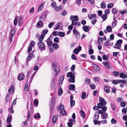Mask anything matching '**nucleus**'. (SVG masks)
<instances>
[{
  "instance_id": "f257e3e1",
  "label": "nucleus",
  "mask_w": 127,
  "mask_h": 127,
  "mask_svg": "<svg viewBox=\"0 0 127 127\" xmlns=\"http://www.w3.org/2000/svg\"><path fill=\"white\" fill-rule=\"evenodd\" d=\"M73 73L71 72H68L67 74V76L68 77H70L68 79V81L70 83H74L75 81L74 72Z\"/></svg>"
},
{
  "instance_id": "f03ea898",
  "label": "nucleus",
  "mask_w": 127,
  "mask_h": 127,
  "mask_svg": "<svg viewBox=\"0 0 127 127\" xmlns=\"http://www.w3.org/2000/svg\"><path fill=\"white\" fill-rule=\"evenodd\" d=\"M79 20L78 16L76 15H71L70 16V20L72 21L71 24L72 25L76 26L77 21Z\"/></svg>"
},
{
  "instance_id": "7ed1b4c3",
  "label": "nucleus",
  "mask_w": 127,
  "mask_h": 127,
  "mask_svg": "<svg viewBox=\"0 0 127 127\" xmlns=\"http://www.w3.org/2000/svg\"><path fill=\"white\" fill-rule=\"evenodd\" d=\"M102 64L107 69L110 70L112 69L113 67L111 66L108 61H104L102 63Z\"/></svg>"
},
{
  "instance_id": "20e7f679",
  "label": "nucleus",
  "mask_w": 127,
  "mask_h": 127,
  "mask_svg": "<svg viewBox=\"0 0 127 127\" xmlns=\"http://www.w3.org/2000/svg\"><path fill=\"white\" fill-rule=\"evenodd\" d=\"M52 68L56 72V75H57L60 71L59 67L56 66L55 63H52Z\"/></svg>"
},
{
  "instance_id": "39448f33",
  "label": "nucleus",
  "mask_w": 127,
  "mask_h": 127,
  "mask_svg": "<svg viewBox=\"0 0 127 127\" xmlns=\"http://www.w3.org/2000/svg\"><path fill=\"white\" fill-rule=\"evenodd\" d=\"M76 27L74 28L73 31L74 35L77 39H79L80 38V33L76 30Z\"/></svg>"
},
{
  "instance_id": "423d86ee",
  "label": "nucleus",
  "mask_w": 127,
  "mask_h": 127,
  "mask_svg": "<svg viewBox=\"0 0 127 127\" xmlns=\"http://www.w3.org/2000/svg\"><path fill=\"white\" fill-rule=\"evenodd\" d=\"M38 46L39 48L42 49L43 50H45V45L42 42H39L38 44Z\"/></svg>"
},
{
  "instance_id": "0eeeda50",
  "label": "nucleus",
  "mask_w": 127,
  "mask_h": 127,
  "mask_svg": "<svg viewBox=\"0 0 127 127\" xmlns=\"http://www.w3.org/2000/svg\"><path fill=\"white\" fill-rule=\"evenodd\" d=\"M53 37V36H52V35H51L47 39V40L45 41L47 42V44L48 47L51 46L53 44L52 42V41L50 40V39H52Z\"/></svg>"
},
{
  "instance_id": "6e6552de",
  "label": "nucleus",
  "mask_w": 127,
  "mask_h": 127,
  "mask_svg": "<svg viewBox=\"0 0 127 127\" xmlns=\"http://www.w3.org/2000/svg\"><path fill=\"white\" fill-rule=\"evenodd\" d=\"M34 52L33 51H31L29 53L28 55L27 58V60L29 61L32 58H34L35 57V55H33Z\"/></svg>"
},
{
  "instance_id": "1a4fd4ad",
  "label": "nucleus",
  "mask_w": 127,
  "mask_h": 127,
  "mask_svg": "<svg viewBox=\"0 0 127 127\" xmlns=\"http://www.w3.org/2000/svg\"><path fill=\"white\" fill-rule=\"evenodd\" d=\"M81 49L82 47L80 45L79 46L78 48H75L73 50V52L74 53L77 55L78 54V53L81 51Z\"/></svg>"
},
{
  "instance_id": "9d476101",
  "label": "nucleus",
  "mask_w": 127,
  "mask_h": 127,
  "mask_svg": "<svg viewBox=\"0 0 127 127\" xmlns=\"http://www.w3.org/2000/svg\"><path fill=\"white\" fill-rule=\"evenodd\" d=\"M73 97L72 95L70 96V107H72L75 104V101L74 100H73Z\"/></svg>"
},
{
  "instance_id": "9b49d317",
  "label": "nucleus",
  "mask_w": 127,
  "mask_h": 127,
  "mask_svg": "<svg viewBox=\"0 0 127 127\" xmlns=\"http://www.w3.org/2000/svg\"><path fill=\"white\" fill-rule=\"evenodd\" d=\"M99 100L100 102V103L102 104L103 105L105 106L106 105V101H105L104 99L102 97H100L99 98Z\"/></svg>"
},
{
  "instance_id": "f8f14e48",
  "label": "nucleus",
  "mask_w": 127,
  "mask_h": 127,
  "mask_svg": "<svg viewBox=\"0 0 127 127\" xmlns=\"http://www.w3.org/2000/svg\"><path fill=\"white\" fill-rule=\"evenodd\" d=\"M43 22L40 20L36 24V26L38 28H40L43 27Z\"/></svg>"
},
{
  "instance_id": "ddd939ff",
  "label": "nucleus",
  "mask_w": 127,
  "mask_h": 127,
  "mask_svg": "<svg viewBox=\"0 0 127 127\" xmlns=\"http://www.w3.org/2000/svg\"><path fill=\"white\" fill-rule=\"evenodd\" d=\"M25 76L23 74H20L18 76V79L19 81H21L23 80L25 78Z\"/></svg>"
},
{
  "instance_id": "4468645a",
  "label": "nucleus",
  "mask_w": 127,
  "mask_h": 127,
  "mask_svg": "<svg viewBox=\"0 0 127 127\" xmlns=\"http://www.w3.org/2000/svg\"><path fill=\"white\" fill-rule=\"evenodd\" d=\"M62 26V24L61 23H59L57 24L56 25H55L54 27V30H57L60 28H61Z\"/></svg>"
},
{
  "instance_id": "2eb2a0df",
  "label": "nucleus",
  "mask_w": 127,
  "mask_h": 127,
  "mask_svg": "<svg viewBox=\"0 0 127 127\" xmlns=\"http://www.w3.org/2000/svg\"><path fill=\"white\" fill-rule=\"evenodd\" d=\"M12 119V115L11 114H9L6 119L7 123L9 124H10Z\"/></svg>"
},
{
  "instance_id": "dca6fc26",
  "label": "nucleus",
  "mask_w": 127,
  "mask_h": 127,
  "mask_svg": "<svg viewBox=\"0 0 127 127\" xmlns=\"http://www.w3.org/2000/svg\"><path fill=\"white\" fill-rule=\"evenodd\" d=\"M93 69L95 71H98L100 69V67L97 65L94 64L93 66Z\"/></svg>"
},
{
  "instance_id": "f3484780",
  "label": "nucleus",
  "mask_w": 127,
  "mask_h": 127,
  "mask_svg": "<svg viewBox=\"0 0 127 127\" xmlns=\"http://www.w3.org/2000/svg\"><path fill=\"white\" fill-rule=\"evenodd\" d=\"M44 2H42L41 3L40 5L39 6L38 10V12H39L41 10H42L43 8V5L44 4Z\"/></svg>"
},
{
  "instance_id": "a211bd4d",
  "label": "nucleus",
  "mask_w": 127,
  "mask_h": 127,
  "mask_svg": "<svg viewBox=\"0 0 127 127\" xmlns=\"http://www.w3.org/2000/svg\"><path fill=\"white\" fill-rule=\"evenodd\" d=\"M69 89L75 91V85L74 84H70L69 86Z\"/></svg>"
},
{
  "instance_id": "6ab92c4d",
  "label": "nucleus",
  "mask_w": 127,
  "mask_h": 127,
  "mask_svg": "<svg viewBox=\"0 0 127 127\" xmlns=\"http://www.w3.org/2000/svg\"><path fill=\"white\" fill-rule=\"evenodd\" d=\"M23 23V22L22 21V18L21 17H20L18 19V23L19 26L22 25Z\"/></svg>"
},
{
  "instance_id": "aec40b11",
  "label": "nucleus",
  "mask_w": 127,
  "mask_h": 127,
  "mask_svg": "<svg viewBox=\"0 0 127 127\" xmlns=\"http://www.w3.org/2000/svg\"><path fill=\"white\" fill-rule=\"evenodd\" d=\"M55 102V99L54 98H52L51 100V109L53 108L54 106Z\"/></svg>"
},
{
  "instance_id": "412c9836",
  "label": "nucleus",
  "mask_w": 127,
  "mask_h": 127,
  "mask_svg": "<svg viewBox=\"0 0 127 127\" xmlns=\"http://www.w3.org/2000/svg\"><path fill=\"white\" fill-rule=\"evenodd\" d=\"M55 86V83L54 80L53 79L51 81V87L52 90H53Z\"/></svg>"
},
{
  "instance_id": "4be33fe9",
  "label": "nucleus",
  "mask_w": 127,
  "mask_h": 127,
  "mask_svg": "<svg viewBox=\"0 0 127 127\" xmlns=\"http://www.w3.org/2000/svg\"><path fill=\"white\" fill-rule=\"evenodd\" d=\"M89 26H84L83 27V30L86 32H88L89 31Z\"/></svg>"
},
{
  "instance_id": "5701e85b",
  "label": "nucleus",
  "mask_w": 127,
  "mask_h": 127,
  "mask_svg": "<svg viewBox=\"0 0 127 127\" xmlns=\"http://www.w3.org/2000/svg\"><path fill=\"white\" fill-rule=\"evenodd\" d=\"M104 90L107 93H109L110 92V87L109 86H105L104 88Z\"/></svg>"
},
{
  "instance_id": "b1692460",
  "label": "nucleus",
  "mask_w": 127,
  "mask_h": 127,
  "mask_svg": "<svg viewBox=\"0 0 127 127\" xmlns=\"http://www.w3.org/2000/svg\"><path fill=\"white\" fill-rule=\"evenodd\" d=\"M121 44H118L116 43L114 47L115 48L120 49L121 48Z\"/></svg>"
},
{
  "instance_id": "393cba45",
  "label": "nucleus",
  "mask_w": 127,
  "mask_h": 127,
  "mask_svg": "<svg viewBox=\"0 0 127 127\" xmlns=\"http://www.w3.org/2000/svg\"><path fill=\"white\" fill-rule=\"evenodd\" d=\"M80 113L83 118H85V114L83 110H81L80 111Z\"/></svg>"
},
{
  "instance_id": "a878e982",
  "label": "nucleus",
  "mask_w": 127,
  "mask_h": 127,
  "mask_svg": "<svg viewBox=\"0 0 127 127\" xmlns=\"http://www.w3.org/2000/svg\"><path fill=\"white\" fill-rule=\"evenodd\" d=\"M44 36L45 35L44 34H41L39 39V40L40 41L39 42H42V41L43 40Z\"/></svg>"
},
{
  "instance_id": "bb28decb",
  "label": "nucleus",
  "mask_w": 127,
  "mask_h": 127,
  "mask_svg": "<svg viewBox=\"0 0 127 127\" xmlns=\"http://www.w3.org/2000/svg\"><path fill=\"white\" fill-rule=\"evenodd\" d=\"M62 6H60L59 7L57 6H56L55 8V10L57 11H59L62 9Z\"/></svg>"
},
{
  "instance_id": "cd10ccee",
  "label": "nucleus",
  "mask_w": 127,
  "mask_h": 127,
  "mask_svg": "<svg viewBox=\"0 0 127 127\" xmlns=\"http://www.w3.org/2000/svg\"><path fill=\"white\" fill-rule=\"evenodd\" d=\"M60 113L61 115H66V113L64 108H63L60 111Z\"/></svg>"
},
{
  "instance_id": "c85d7f7f",
  "label": "nucleus",
  "mask_w": 127,
  "mask_h": 127,
  "mask_svg": "<svg viewBox=\"0 0 127 127\" xmlns=\"http://www.w3.org/2000/svg\"><path fill=\"white\" fill-rule=\"evenodd\" d=\"M15 32V29L14 28L12 29L11 31L10 36L13 37Z\"/></svg>"
},
{
  "instance_id": "c756f323",
  "label": "nucleus",
  "mask_w": 127,
  "mask_h": 127,
  "mask_svg": "<svg viewBox=\"0 0 127 127\" xmlns=\"http://www.w3.org/2000/svg\"><path fill=\"white\" fill-rule=\"evenodd\" d=\"M58 116H55L53 117L52 120V122L53 123H55L57 120Z\"/></svg>"
},
{
  "instance_id": "7c9ffc66",
  "label": "nucleus",
  "mask_w": 127,
  "mask_h": 127,
  "mask_svg": "<svg viewBox=\"0 0 127 127\" xmlns=\"http://www.w3.org/2000/svg\"><path fill=\"white\" fill-rule=\"evenodd\" d=\"M88 17L89 18L92 19H95L96 18L95 15L94 14L93 15L90 14V15H89Z\"/></svg>"
},
{
  "instance_id": "2f4dec72",
  "label": "nucleus",
  "mask_w": 127,
  "mask_h": 127,
  "mask_svg": "<svg viewBox=\"0 0 127 127\" xmlns=\"http://www.w3.org/2000/svg\"><path fill=\"white\" fill-rule=\"evenodd\" d=\"M86 93L85 92L82 93L81 96V98L82 99H84L86 97Z\"/></svg>"
},
{
  "instance_id": "473e14b6",
  "label": "nucleus",
  "mask_w": 127,
  "mask_h": 127,
  "mask_svg": "<svg viewBox=\"0 0 127 127\" xmlns=\"http://www.w3.org/2000/svg\"><path fill=\"white\" fill-rule=\"evenodd\" d=\"M112 29L111 26H107L106 28V30L108 32H111L112 31Z\"/></svg>"
},
{
  "instance_id": "72a5a7b5",
  "label": "nucleus",
  "mask_w": 127,
  "mask_h": 127,
  "mask_svg": "<svg viewBox=\"0 0 127 127\" xmlns=\"http://www.w3.org/2000/svg\"><path fill=\"white\" fill-rule=\"evenodd\" d=\"M64 106L63 104H61L60 106H57V109L58 110H60L61 111L63 108H64Z\"/></svg>"
},
{
  "instance_id": "f704fd0d",
  "label": "nucleus",
  "mask_w": 127,
  "mask_h": 127,
  "mask_svg": "<svg viewBox=\"0 0 127 127\" xmlns=\"http://www.w3.org/2000/svg\"><path fill=\"white\" fill-rule=\"evenodd\" d=\"M101 7L102 9H105L106 6V4L103 2H102L100 4Z\"/></svg>"
},
{
  "instance_id": "c9c22d12",
  "label": "nucleus",
  "mask_w": 127,
  "mask_h": 127,
  "mask_svg": "<svg viewBox=\"0 0 127 127\" xmlns=\"http://www.w3.org/2000/svg\"><path fill=\"white\" fill-rule=\"evenodd\" d=\"M103 38L102 37H99L98 40V42L99 44H101L102 43Z\"/></svg>"
},
{
  "instance_id": "e433bc0d",
  "label": "nucleus",
  "mask_w": 127,
  "mask_h": 127,
  "mask_svg": "<svg viewBox=\"0 0 127 127\" xmlns=\"http://www.w3.org/2000/svg\"><path fill=\"white\" fill-rule=\"evenodd\" d=\"M58 35L60 37H63L64 36L65 33L63 32H59Z\"/></svg>"
},
{
  "instance_id": "4c0bfd02",
  "label": "nucleus",
  "mask_w": 127,
  "mask_h": 127,
  "mask_svg": "<svg viewBox=\"0 0 127 127\" xmlns=\"http://www.w3.org/2000/svg\"><path fill=\"white\" fill-rule=\"evenodd\" d=\"M59 45L58 44L56 43H54L53 44V47L55 49H57L59 47Z\"/></svg>"
},
{
  "instance_id": "58836bf2",
  "label": "nucleus",
  "mask_w": 127,
  "mask_h": 127,
  "mask_svg": "<svg viewBox=\"0 0 127 127\" xmlns=\"http://www.w3.org/2000/svg\"><path fill=\"white\" fill-rule=\"evenodd\" d=\"M120 77L123 78H126V75L123 73H121L120 74Z\"/></svg>"
},
{
  "instance_id": "ea45409f",
  "label": "nucleus",
  "mask_w": 127,
  "mask_h": 127,
  "mask_svg": "<svg viewBox=\"0 0 127 127\" xmlns=\"http://www.w3.org/2000/svg\"><path fill=\"white\" fill-rule=\"evenodd\" d=\"M34 118L36 119L37 118L38 119L40 117V114L39 113H37L36 115H35L34 116Z\"/></svg>"
},
{
  "instance_id": "a19ab883",
  "label": "nucleus",
  "mask_w": 127,
  "mask_h": 127,
  "mask_svg": "<svg viewBox=\"0 0 127 127\" xmlns=\"http://www.w3.org/2000/svg\"><path fill=\"white\" fill-rule=\"evenodd\" d=\"M90 82V78H87L85 81V83L86 84H88Z\"/></svg>"
},
{
  "instance_id": "79ce46f5",
  "label": "nucleus",
  "mask_w": 127,
  "mask_h": 127,
  "mask_svg": "<svg viewBox=\"0 0 127 127\" xmlns=\"http://www.w3.org/2000/svg\"><path fill=\"white\" fill-rule=\"evenodd\" d=\"M111 108L112 110L113 111L115 109L116 107L114 103L112 102H111Z\"/></svg>"
},
{
  "instance_id": "37998d69",
  "label": "nucleus",
  "mask_w": 127,
  "mask_h": 127,
  "mask_svg": "<svg viewBox=\"0 0 127 127\" xmlns=\"http://www.w3.org/2000/svg\"><path fill=\"white\" fill-rule=\"evenodd\" d=\"M114 6V4L113 3H110L108 4L107 5V7L108 8H110L113 7Z\"/></svg>"
},
{
  "instance_id": "c03bdc74",
  "label": "nucleus",
  "mask_w": 127,
  "mask_h": 127,
  "mask_svg": "<svg viewBox=\"0 0 127 127\" xmlns=\"http://www.w3.org/2000/svg\"><path fill=\"white\" fill-rule=\"evenodd\" d=\"M112 73L113 75L116 77H117L119 75V73L118 72L116 71H113Z\"/></svg>"
},
{
  "instance_id": "a18cd8bd",
  "label": "nucleus",
  "mask_w": 127,
  "mask_h": 127,
  "mask_svg": "<svg viewBox=\"0 0 127 127\" xmlns=\"http://www.w3.org/2000/svg\"><path fill=\"white\" fill-rule=\"evenodd\" d=\"M63 94V90L61 88H59V89L58 95H61Z\"/></svg>"
},
{
  "instance_id": "49530a36",
  "label": "nucleus",
  "mask_w": 127,
  "mask_h": 127,
  "mask_svg": "<svg viewBox=\"0 0 127 127\" xmlns=\"http://www.w3.org/2000/svg\"><path fill=\"white\" fill-rule=\"evenodd\" d=\"M126 80H118L119 83H127V82L126 81Z\"/></svg>"
},
{
  "instance_id": "de8ad7c7",
  "label": "nucleus",
  "mask_w": 127,
  "mask_h": 127,
  "mask_svg": "<svg viewBox=\"0 0 127 127\" xmlns=\"http://www.w3.org/2000/svg\"><path fill=\"white\" fill-rule=\"evenodd\" d=\"M13 85H12L11 86V88L8 90V92L10 93H12V92L13 93L14 92H13Z\"/></svg>"
},
{
  "instance_id": "09e8293b",
  "label": "nucleus",
  "mask_w": 127,
  "mask_h": 127,
  "mask_svg": "<svg viewBox=\"0 0 127 127\" xmlns=\"http://www.w3.org/2000/svg\"><path fill=\"white\" fill-rule=\"evenodd\" d=\"M103 59L105 61H107L108 59V57L106 55H104L102 57Z\"/></svg>"
},
{
  "instance_id": "8fccbe9b",
  "label": "nucleus",
  "mask_w": 127,
  "mask_h": 127,
  "mask_svg": "<svg viewBox=\"0 0 127 127\" xmlns=\"http://www.w3.org/2000/svg\"><path fill=\"white\" fill-rule=\"evenodd\" d=\"M8 111L10 113H13L14 112V111L13 109V106L12 105L11 106V108L9 109Z\"/></svg>"
},
{
  "instance_id": "3c124183",
  "label": "nucleus",
  "mask_w": 127,
  "mask_h": 127,
  "mask_svg": "<svg viewBox=\"0 0 127 127\" xmlns=\"http://www.w3.org/2000/svg\"><path fill=\"white\" fill-rule=\"evenodd\" d=\"M107 16L106 14H104L101 16L102 18L104 20H105L107 18Z\"/></svg>"
},
{
  "instance_id": "603ef678",
  "label": "nucleus",
  "mask_w": 127,
  "mask_h": 127,
  "mask_svg": "<svg viewBox=\"0 0 127 127\" xmlns=\"http://www.w3.org/2000/svg\"><path fill=\"white\" fill-rule=\"evenodd\" d=\"M5 103H7V102H8L9 104V105H10V103L9 102V97H8L7 96H6L5 98Z\"/></svg>"
},
{
  "instance_id": "864d4df0",
  "label": "nucleus",
  "mask_w": 127,
  "mask_h": 127,
  "mask_svg": "<svg viewBox=\"0 0 127 127\" xmlns=\"http://www.w3.org/2000/svg\"><path fill=\"white\" fill-rule=\"evenodd\" d=\"M35 42L34 41H32L30 42V45L31 47H33L35 45Z\"/></svg>"
},
{
  "instance_id": "5fc2aeb1",
  "label": "nucleus",
  "mask_w": 127,
  "mask_h": 127,
  "mask_svg": "<svg viewBox=\"0 0 127 127\" xmlns=\"http://www.w3.org/2000/svg\"><path fill=\"white\" fill-rule=\"evenodd\" d=\"M71 58L73 60H77V58L76 56L73 54L72 55Z\"/></svg>"
},
{
  "instance_id": "6e6d98bb",
  "label": "nucleus",
  "mask_w": 127,
  "mask_h": 127,
  "mask_svg": "<svg viewBox=\"0 0 127 127\" xmlns=\"http://www.w3.org/2000/svg\"><path fill=\"white\" fill-rule=\"evenodd\" d=\"M112 83L114 84H117L119 83L118 80H113L112 81Z\"/></svg>"
},
{
  "instance_id": "4d7b16f0",
  "label": "nucleus",
  "mask_w": 127,
  "mask_h": 127,
  "mask_svg": "<svg viewBox=\"0 0 127 127\" xmlns=\"http://www.w3.org/2000/svg\"><path fill=\"white\" fill-rule=\"evenodd\" d=\"M120 105L122 107H124L125 106L126 104L125 102L122 101L120 103Z\"/></svg>"
},
{
  "instance_id": "13d9d810",
  "label": "nucleus",
  "mask_w": 127,
  "mask_h": 127,
  "mask_svg": "<svg viewBox=\"0 0 127 127\" xmlns=\"http://www.w3.org/2000/svg\"><path fill=\"white\" fill-rule=\"evenodd\" d=\"M112 11L113 13H117L118 10L116 8H113L112 9Z\"/></svg>"
},
{
  "instance_id": "bf43d9fd",
  "label": "nucleus",
  "mask_w": 127,
  "mask_h": 127,
  "mask_svg": "<svg viewBox=\"0 0 127 127\" xmlns=\"http://www.w3.org/2000/svg\"><path fill=\"white\" fill-rule=\"evenodd\" d=\"M99 117V115H96L95 114V116L94 117V119H95L94 120H98Z\"/></svg>"
},
{
  "instance_id": "052dcab7",
  "label": "nucleus",
  "mask_w": 127,
  "mask_h": 127,
  "mask_svg": "<svg viewBox=\"0 0 127 127\" xmlns=\"http://www.w3.org/2000/svg\"><path fill=\"white\" fill-rule=\"evenodd\" d=\"M89 52L90 55L92 54L94 52V50L93 49L90 48L89 50Z\"/></svg>"
},
{
  "instance_id": "680f3d73",
  "label": "nucleus",
  "mask_w": 127,
  "mask_h": 127,
  "mask_svg": "<svg viewBox=\"0 0 127 127\" xmlns=\"http://www.w3.org/2000/svg\"><path fill=\"white\" fill-rule=\"evenodd\" d=\"M123 42V41L122 40L119 39L116 42V43L118 44H121Z\"/></svg>"
},
{
  "instance_id": "e2e57ef3",
  "label": "nucleus",
  "mask_w": 127,
  "mask_h": 127,
  "mask_svg": "<svg viewBox=\"0 0 127 127\" xmlns=\"http://www.w3.org/2000/svg\"><path fill=\"white\" fill-rule=\"evenodd\" d=\"M88 1L92 4L94 5L95 2L94 0H88Z\"/></svg>"
},
{
  "instance_id": "0e129e2a",
  "label": "nucleus",
  "mask_w": 127,
  "mask_h": 127,
  "mask_svg": "<svg viewBox=\"0 0 127 127\" xmlns=\"http://www.w3.org/2000/svg\"><path fill=\"white\" fill-rule=\"evenodd\" d=\"M59 33L57 31H54L52 33V34L54 36H56Z\"/></svg>"
},
{
  "instance_id": "69168bd1",
  "label": "nucleus",
  "mask_w": 127,
  "mask_h": 127,
  "mask_svg": "<svg viewBox=\"0 0 127 127\" xmlns=\"http://www.w3.org/2000/svg\"><path fill=\"white\" fill-rule=\"evenodd\" d=\"M54 24V22H51L49 24L48 27L50 28H51Z\"/></svg>"
},
{
  "instance_id": "338daca9",
  "label": "nucleus",
  "mask_w": 127,
  "mask_h": 127,
  "mask_svg": "<svg viewBox=\"0 0 127 127\" xmlns=\"http://www.w3.org/2000/svg\"><path fill=\"white\" fill-rule=\"evenodd\" d=\"M90 85V88H91L93 89V90H94L95 89L96 87V86L95 85V84H93L91 85Z\"/></svg>"
},
{
  "instance_id": "774afa93",
  "label": "nucleus",
  "mask_w": 127,
  "mask_h": 127,
  "mask_svg": "<svg viewBox=\"0 0 127 127\" xmlns=\"http://www.w3.org/2000/svg\"><path fill=\"white\" fill-rule=\"evenodd\" d=\"M97 105L98 108H101L102 107L103 105L100 102L97 104Z\"/></svg>"
}]
</instances>
